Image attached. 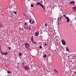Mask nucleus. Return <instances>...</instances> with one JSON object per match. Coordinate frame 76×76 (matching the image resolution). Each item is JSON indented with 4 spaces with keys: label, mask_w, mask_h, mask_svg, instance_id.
Returning a JSON list of instances; mask_svg holds the SVG:
<instances>
[{
    "label": "nucleus",
    "mask_w": 76,
    "mask_h": 76,
    "mask_svg": "<svg viewBox=\"0 0 76 76\" xmlns=\"http://www.w3.org/2000/svg\"><path fill=\"white\" fill-rule=\"evenodd\" d=\"M36 5H40V6H41V4L39 2H37L36 4Z\"/></svg>",
    "instance_id": "9"
},
{
    "label": "nucleus",
    "mask_w": 76,
    "mask_h": 76,
    "mask_svg": "<svg viewBox=\"0 0 76 76\" xmlns=\"http://www.w3.org/2000/svg\"><path fill=\"white\" fill-rule=\"evenodd\" d=\"M24 28H25L26 29V28L25 27H24Z\"/></svg>",
    "instance_id": "36"
},
{
    "label": "nucleus",
    "mask_w": 76,
    "mask_h": 76,
    "mask_svg": "<svg viewBox=\"0 0 76 76\" xmlns=\"http://www.w3.org/2000/svg\"><path fill=\"white\" fill-rule=\"evenodd\" d=\"M73 4H75V3L74 2V1H72Z\"/></svg>",
    "instance_id": "26"
},
{
    "label": "nucleus",
    "mask_w": 76,
    "mask_h": 76,
    "mask_svg": "<svg viewBox=\"0 0 76 76\" xmlns=\"http://www.w3.org/2000/svg\"><path fill=\"white\" fill-rule=\"evenodd\" d=\"M65 18L67 20V22H68V23L69 22V21H70V19H69V18L67 17H65Z\"/></svg>",
    "instance_id": "5"
},
{
    "label": "nucleus",
    "mask_w": 76,
    "mask_h": 76,
    "mask_svg": "<svg viewBox=\"0 0 76 76\" xmlns=\"http://www.w3.org/2000/svg\"><path fill=\"white\" fill-rule=\"evenodd\" d=\"M6 67H7V66H6Z\"/></svg>",
    "instance_id": "39"
},
{
    "label": "nucleus",
    "mask_w": 76,
    "mask_h": 76,
    "mask_svg": "<svg viewBox=\"0 0 76 76\" xmlns=\"http://www.w3.org/2000/svg\"><path fill=\"white\" fill-rule=\"evenodd\" d=\"M34 6V4H33L31 5V7H33Z\"/></svg>",
    "instance_id": "14"
},
{
    "label": "nucleus",
    "mask_w": 76,
    "mask_h": 76,
    "mask_svg": "<svg viewBox=\"0 0 76 76\" xmlns=\"http://www.w3.org/2000/svg\"><path fill=\"white\" fill-rule=\"evenodd\" d=\"M29 30L30 31V30H31V27H29Z\"/></svg>",
    "instance_id": "30"
},
{
    "label": "nucleus",
    "mask_w": 76,
    "mask_h": 76,
    "mask_svg": "<svg viewBox=\"0 0 76 76\" xmlns=\"http://www.w3.org/2000/svg\"><path fill=\"white\" fill-rule=\"evenodd\" d=\"M27 29H29V27H27Z\"/></svg>",
    "instance_id": "33"
},
{
    "label": "nucleus",
    "mask_w": 76,
    "mask_h": 76,
    "mask_svg": "<svg viewBox=\"0 0 76 76\" xmlns=\"http://www.w3.org/2000/svg\"><path fill=\"white\" fill-rule=\"evenodd\" d=\"M70 57L72 59H73V58H74V56L71 55L70 56Z\"/></svg>",
    "instance_id": "10"
},
{
    "label": "nucleus",
    "mask_w": 76,
    "mask_h": 76,
    "mask_svg": "<svg viewBox=\"0 0 76 76\" xmlns=\"http://www.w3.org/2000/svg\"><path fill=\"white\" fill-rule=\"evenodd\" d=\"M0 50L1 51V49H0Z\"/></svg>",
    "instance_id": "37"
},
{
    "label": "nucleus",
    "mask_w": 76,
    "mask_h": 76,
    "mask_svg": "<svg viewBox=\"0 0 76 76\" xmlns=\"http://www.w3.org/2000/svg\"><path fill=\"white\" fill-rule=\"evenodd\" d=\"M29 22L30 23H31V24H33V23H34V21H33V20H29Z\"/></svg>",
    "instance_id": "7"
},
{
    "label": "nucleus",
    "mask_w": 76,
    "mask_h": 76,
    "mask_svg": "<svg viewBox=\"0 0 76 76\" xmlns=\"http://www.w3.org/2000/svg\"><path fill=\"white\" fill-rule=\"evenodd\" d=\"M8 49H9V50H11V48H10V47H8Z\"/></svg>",
    "instance_id": "20"
},
{
    "label": "nucleus",
    "mask_w": 76,
    "mask_h": 76,
    "mask_svg": "<svg viewBox=\"0 0 76 76\" xmlns=\"http://www.w3.org/2000/svg\"><path fill=\"white\" fill-rule=\"evenodd\" d=\"M75 9H76V7H75Z\"/></svg>",
    "instance_id": "42"
},
{
    "label": "nucleus",
    "mask_w": 76,
    "mask_h": 76,
    "mask_svg": "<svg viewBox=\"0 0 76 76\" xmlns=\"http://www.w3.org/2000/svg\"><path fill=\"white\" fill-rule=\"evenodd\" d=\"M21 30L22 31H24V29H23V28H22Z\"/></svg>",
    "instance_id": "28"
},
{
    "label": "nucleus",
    "mask_w": 76,
    "mask_h": 76,
    "mask_svg": "<svg viewBox=\"0 0 76 76\" xmlns=\"http://www.w3.org/2000/svg\"><path fill=\"white\" fill-rule=\"evenodd\" d=\"M72 1H71V2L70 3H69V4H72Z\"/></svg>",
    "instance_id": "24"
},
{
    "label": "nucleus",
    "mask_w": 76,
    "mask_h": 76,
    "mask_svg": "<svg viewBox=\"0 0 76 76\" xmlns=\"http://www.w3.org/2000/svg\"><path fill=\"white\" fill-rule=\"evenodd\" d=\"M64 17H65V18H66V15H63Z\"/></svg>",
    "instance_id": "25"
},
{
    "label": "nucleus",
    "mask_w": 76,
    "mask_h": 76,
    "mask_svg": "<svg viewBox=\"0 0 76 76\" xmlns=\"http://www.w3.org/2000/svg\"><path fill=\"white\" fill-rule=\"evenodd\" d=\"M25 45L26 48L27 49L28 51H30V48H29V43L27 42L25 43Z\"/></svg>",
    "instance_id": "1"
},
{
    "label": "nucleus",
    "mask_w": 76,
    "mask_h": 76,
    "mask_svg": "<svg viewBox=\"0 0 76 76\" xmlns=\"http://www.w3.org/2000/svg\"><path fill=\"white\" fill-rule=\"evenodd\" d=\"M39 48H40V49H41V48H42V46H40L39 47Z\"/></svg>",
    "instance_id": "19"
},
{
    "label": "nucleus",
    "mask_w": 76,
    "mask_h": 76,
    "mask_svg": "<svg viewBox=\"0 0 76 76\" xmlns=\"http://www.w3.org/2000/svg\"><path fill=\"white\" fill-rule=\"evenodd\" d=\"M33 37H34L33 36H31V40L32 42H33V43H34V44H36V43L34 41V39H33Z\"/></svg>",
    "instance_id": "3"
},
{
    "label": "nucleus",
    "mask_w": 76,
    "mask_h": 76,
    "mask_svg": "<svg viewBox=\"0 0 76 76\" xmlns=\"http://www.w3.org/2000/svg\"><path fill=\"white\" fill-rule=\"evenodd\" d=\"M55 51H56V50H55Z\"/></svg>",
    "instance_id": "43"
},
{
    "label": "nucleus",
    "mask_w": 76,
    "mask_h": 76,
    "mask_svg": "<svg viewBox=\"0 0 76 76\" xmlns=\"http://www.w3.org/2000/svg\"><path fill=\"white\" fill-rule=\"evenodd\" d=\"M14 14H17V13H16V11H14Z\"/></svg>",
    "instance_id": "17"
},
{
    "label": "nucleus",
    "mask_w": 76,
    "mask_h": 76,
    "mask_svg": "<svg viewBox=\"0 0 76 76\" xmlns=\"http://www.w3.org/2000/svg\"><path fill=\"white\" fill-rule=\"evenodd\" d=\"M66 50L67 51H69V49L68 47H67L66 48Z\"/></svg>",
    "instance_id": "11"
},
{
    "label": "nucleus",
    "mask_w": 76,
    "mask_h": 76,
    "mask_svg": "<svg viewBox=\"0 0 76 76\" xmlns=\"http://www.w3.org/2000/svg\"><path fill=\"white\" fill-rule=\"evenodd\" d=\"M61 42L62 43V44L64 45H66V42L64 40H62Z\"/></svg>",
    "instance_id": "4"
},
{
    "label": "nucleus",
    "mask_w": 76,
    "mask_h": 76,
    "mask_svg": "<svg viewBox=\"0 0 76 76\" xmlns=\"http://www.w3.org/2000/svg\"><path fill=\"white\" fill-rule=\"evenodd\" d=\"M24 16H26V15H25V14H24Z\"/></svg>",
    "instance_id": "35"
},
{
    "label": "nucleus",
    "mask_w": 76,
    "mask_h": 76,
    "mask_svg": "<svg viewBox=\"0 0 76 76\" xmlns=\"http://www.w3.org/2000/svg\"><path fill=\"white\" fill-rule=\"evenodd\" d=\"M54 70L55 72V71H56V69H54Z\"/></svg>",
    "instance_id": "34"
},
{
    "label": "nucleus",
    "mask_w": 76,
    "mask_h": 76,
    "mask_svg": "<svg viewBox=\"0 0 76 76\" xmlns=\"http://www.w3.org/2000/svg\"><path fill=\"white\" fill-rule=\"evenodd\" d=\"M73 9L74 10H75V9H76L75 7H73Z\"/></svg>",
    "instance_id": "21"
},
{
    "label": "nucleus",
    "mask_w": 76,
    "mask_h": 76,
    "mask_svg": "<svg viewBox=\"0 0 76 76\" xmlns=\"http://www.w3.org/2000/svg\"><path fill=\"white\" fill-rule=\"evenodd\" d=\"M70 26H72V25L71 24H70Z\"/></svg>",
    "instance_id": "41"
},
{
    "label": "nucleus",
    "mask_w": 76,
    "mask_h": 76,
    "mask_svg": "<svg viewBox=\"0 0 76 76\" xmlns=\"http://www.w3.org/2000/svg\"><path fill=\"white\" fill-rule=\"evenodd\" d=\"M61 18H62V17H60V20H61Z\"/></svg>",
    "instance_id": "32"
},
{
    "label": "nucleus",
    "mask_w": 76,
    "mask_h": 76,
    "mask_svg": "<svg viewBox=\"0 0 76 76\" xmlns=\"http://www.w3.org/2000/svg\"><path fill=\"white\" fill-rule=\"evenodd\" d=\"M0 26L1 27V28H2V27L3 26V25H2V24H1Z\"/></svg>",
    "instance_id": "16"
},
{
    "label": "nucleus",
    "mask_w": 76,
    "mask_h": 76,
    "mask_svg": "<svg viewBox=\"0 0 76 76\" xmlns=\"http://www.w3.org/2000/svg\"><path fill=\"white\" fill-rule=\"evenodd\" d=\"M1 53L2 54V55H4V53H3L2 52H1Z\"/></svg>",
    "instance_id": "22"
},
{
    "label": "nucleus",
    "mask_w": 76,
    "mask_h": 76,
    "mask_svg": "<svg viewBox=\"0 0 76 76\" xmlns=\"http://www.w3.org/2000/svg\"><path fill=\"white\" fill-rule=\"evenodd\" d=\"M7 73L10 74V71H7Z\"/></svg>",
    "instance_id": "27"
},
{
    "label": "nucleus",
    "mask_w": 76,
    "mask_h": 76,
    "mask_svg": "<svg viewBox=\"0 0 76 76\" xmlns=\"http://www.w3.org/2000/svg\"><path fill=\"white\" fill-rule=\"evenodd\" d=\"M34 34L35 36H38L39 35V31H37L34 33Z\"/></svg>",
    "instance_id": "6"
},
{
    "label": "nucleus",
    "mask_w": 76,
    "mask_h": 76,
    "mask_svg": "<svg viewBox=\"0 0 76 76\" xmlns=\"http://www.w3.org/2000/svg\"><path fill=\"white\" fill-rule=\"evenodd\" d=\"M59 17L58 18V19H59Z\"/></svg>",
    "instance_id": "40"
},
{
    "label": "nucleus",
    "mask_w": 76,
    "mask_h": 76,
    "mask_svg": "<svg viewBox=\"0 0 76 76\" xmlns=\"http://www.w3.org/2000/svg\"><path fill=\"white\" fill-rule=\"evenodd\" d=\"M21 55H22V53H20L19 54V56H21Z\"/></svg>",
    "instance_id": "23"
},
{
    "label": "nucleus",
    "mask_w": 76,
    "mask_h": 76,
    "mask_svg": "<svg viewBox=\"0 0 76 76\" xmlns=\"http://www.w3.org/2000/svg\"><path fill=\"white\" fill-rule=\"evenodd\" d=\"M45 26H47V23L45 24Z\"/></svg>",
    "instance_id": "18"
},
{
    "label": "nucleus",
    "mask_w": 76,
    "mask_h": 76,
    "mask_svg": "<svg viewBox=\"0 0 76 76\" xmlns=\"http://www.w3.org/2000/svg\"><path fill=\"white\" fill-rule=\"evenodd\" d=\"M46 57H47V56H46V54H45L43 56V58H46Z\"/></svg>",
    "instance_id": "13"
},
{
    "label": "nucleus",
    "mask_w": 76,
    "mask_h": 76,
    "mask_svg": "<svg viewBox=\"0 0 76 76\" xmlns=\"http://www.w3.org/2000/svg\"><path fill=\"white\" fill-rule=\"evenodd\" d=\"M40 6H41L42 7V8H43L44 9V10L45 11V6L43 5H42V4H41Z\"/></svg>",
    "instance_id": "8"
},
{
    "label": "nucleus",
    "mask_w": 76,
    "mask_h": 76,
    "mask_svg": "<svg viewBox=\"0 0 76 76\" xmlns=\"http://www.w3.org/2000/svg\"><path fill=\"white\" fill-rule=\"evenodd\" d=\"M24 25H25V26H26L28 25V23H24Z\"/></svg>",
    "instance_id": "15"
},
{
    "label": "nucleus",
    "mask_w": 76,
    "mask_h": 76,
    "mask_svg": "<svg viewBox=\"0 0 76 76\" xmlns=\"http://www.w3.org/2000/svg\"><path fill=\"white\" fill-rule=\"evenodd\" d=\"M24 69L26 70H28L29 69V67L28 66H24Z\"/></svg>",
    "instance_id": "2"
},
{
    "label": "nucleus",
    "mask_w": 76,
    "mask_h": 76,
    "mask_svg": "<svg viewBox=\"0 0 76 76\" xmlns=\"http://www.w3.org/2000/svg\"><path fill=\"white\" fill-rule=\"evenodd\" d=\"M45 46H47V43H45Z\"/></svg>",
    "instance_id": "29"
},
{
    "label": "nucleus",
    "mask_w": 76,
    "mask_h": 76,
    "mask_svg": "<svg viewBox=\"0 0 76 76\" xmlns=\"http://www.w3.org/2000/svg\"><path fill=\"white\" fill-rule=\"evenodd\" d=\"M56 73H58V72L57 71H56Z\"/></svg>",
    "instance_id": "31"
},
{
    "label": "nucleus",
    "mask_w": 76,
    "mask_h": 76,
    "mask_svg": "<svg viewBox=\"0 0 76 76\" xmlns=\"http://www.w3.org/2000/svg\"><path fill=\"white\" fill-rule=\"evenodd\" d=\"M7 52H6V53H4V56H6V55H7Z\"/></svg>",
    "instance_id": "12"
},
{
    "label": "nucleus",
    "mask_w": 76,
    "mask_h": 76,
    "mask_svg": "<svg viewBox=\"0 0 76 76\" xmlns=\"http://www.w3.org/2000/svg\"><path fill=\"white\" fill-rule=\"evenodd\" d=\"M23 64H24V62H23Z\"/></svg>",
    "instance_id": "38"
}]
</instances>
